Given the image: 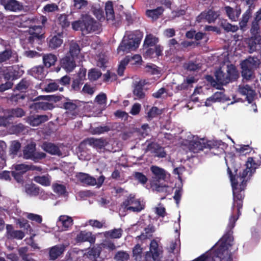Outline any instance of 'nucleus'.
Here are the masks:
<instances>
[{
	"label": "nucleus",
	"instance_id": "1",
	"mask_svg": "<svg viewBox=\"0 0 261 261\" xmlns=\"http://www.w3.org/2000/svg\"><path fill=\"white\" fill-rule=\"evenodd\" d=\"M245 166L246 168L244 169L235 170V175L233 174L229 168L227 169L233 193V204L231 209L233 210L234 207H237V216H236L233 214L230 216L227 227V231L220 240V246L217 248L216 252L231 254L229 251V248L232 245L233 241L232 230L241 215V209L243 207L245 197L244 191L247 186V182L250 180V177L255 172L258 165L253 158L250 157L248 158Z\"/></svg>",
	"mask_w": 261,
	"mask_h": 261
},
{
	"label": "nucleus",
	"instance_id": "2",
	"mask_svg": "<svg viewBox=\"0 0 261 261\" xmlns=\"http://www.w3.org/2000/svg\"><path fill=\"white\" fill-rule=\"evenodd\" d=\"M71 24L74 30H80L85 34L98 31L99 29L98 22L88 14L82 15L80 19L72 22Z\"/></svg>",
	"mask_w": 261,
	"mask_h": 261
},
{
	"label": "nucleus",
	"instance_id": "3",
	"mask_svg": "<svg viewBox=\"0 0 261 261\" xmlns=\"http://www.w3.org/2000/svg\"><path fill=\"white\" fill-rule=\"evenodd\" d=\"M38 20L36 18H28L25 21L29 28L27 31L30 35L27 38L28 42L32 46L35 43L39 44L42 38L44 37L43 34H41L42 26L37 25Z\"/></svg>",
	"mask_w": 261,
	"mask_h": 261
},
{
	"label": "nucleus",
	"instance_id": "4",
	"mask_svg": "<svg viewBox=\"0 0 261 261\" xmlns=\"http://www.w3.org/2000/svg\"><path fill=\"white\" fill-rule=\"evenodd\" d=\"M256 58L249 57L241 63V74L244 79L249 81L255 78L254 70L257 67Z\"/></svg>",
	"mask_w": 261,
	"mask_h": 261
},
{
	"label": "nucleus",
	"instance_id": "5",
	"mask_svg": "<svg viewBox=\"0 0 261 261\" xmlns=\"http://www.w3.org/2000/svg\"><path fill=\"white\" fill-rule=\"evenodd\" d=\"M140 41L141 39L139 37L132 33L126 37H124L117 48V51L119 54L121 52L124 54L134 50L139 47Z\"/></svg>",
	"mask_w": 261,
	"mask_h": 261
},
{
	"label": "nucleus",
	"instance_id": "6",
	"mask_svg": "<svg viewBox=\"0 0 261 261\" xmlns=\"http://www.w3.org/2000/svg\"><path fill=\"white\" fill-rule=\"evenodd\" d=\"M22 152L24 159L31 160L35 163L39 162L40 160L46 156L44 152L36 151V145L34 143L27 144L24 147Z\"/></svg>",
	"mask_w": 261,
	"mask_h": 261
},
{
	"label": "nucleus",
	"instance_id": "7",
	"mask_svg": "<svg viewBox=\"0 0 261 261\" xmlns=\"http://www.w3.org/2000/svg\"><path fill=\"white\" fill-rule=\"evenodd\" d=\"M121 207L127 211L139 213L145 208L144 205L141 203L139 199L136 198L135 195L130 194L123 201Z\"/></svg>",
	"mask_w": 261,
	"mask_h": 261
},
{
	"label": "nucleus",
	"instance_id": "8",
	"mask_svg": "<svg viewBox=\"0 0 261 261\" xmlns=\"http://www.w3.org/2000/svg\"><path fill=\"white\" fill-rule=\"evenodd\" d=\"M213 143L212 141H208L206 142H204L203 139L200 140H192L189 143V150L194 152L197 153L200 150H203L204 148H208L211 149L212 148Z\"/></svg>",
	"mask_w": 261,
	"mask_h": 261
},
{
	"label": "nucleus",
	"instance_id": "9",
	"mask_svg": "<svg viewBox=\"0 0 261 261\" xmlns=\"http://www.w3.org/2000/svg\"><path fill=\"white\" fill-rule=\"evenodd\" d=\"M18 62L17 53L10 48H6L0 52V63L13 64Z\"/></svg>",
	"mask_w": 261,
	"mask_h": 261
},
{
	"label": "nucleus",
	"instance_id": "10",
	"mask_svg": "<svg viewBox=\"0 0 261 261\" xmlns=\"http://www.w3.org/2000/svg\"><path fill=\"white\" fill-rule=\"evenodd\" d=\"M0 4L6 10L11 12H18L23 8L22 4L17 0H0Z\"/></svg>",
	"mask_w": 261,
	"mask_h": 261
},
{
	"label": "nucleus",
	"instance_id": "11",
	"mask_svg": "<svg viewBox=\"0 0 261 261\" xmlns=\"http://www.w3.org/2000/svg\"><path fill=\"white\" fill-rule=\"evenodd\" d=\"M4 77L8 81H13L20 77L22 75L21 71L18 66H12L7 67L3 72Z\"/></svg>",
	"mask_w": 261,
	"mask_h": 261
},
{
	"label": "nucleus",
	"instance_id": "12",
	"mask_svg": "<svg viewBox=\"0 0 261 261\" xmlns=\"http://www.w3.org/2000/svg\"><path fill=\"white\" fill-rule=\"evenodd\" d=\"M228 100L229 99L226 97L223 91L216 92L206 99L205 102V106L210 107L213 103L225 102Z\"/></svg>",
	"mask_w": 261,
	"mask_h": 261
},
{
	"label": "nucleus",
	"instance_id": "13",
	"mask_svg": "<svg viewBox=\"0 0 261 261\" xmlns=\"http://www.w3.org/2000/svg\"><path fill=\"white\" fill-rule=\"evenodd\" d=\"M42 148L44 151L51 155L58 156L62 155V152L58 144L45 142L42 144Z\"/></svg>",
	"mask_w": 261,
	"mask_h": 261
},
{
	"label": "nucleus",
	"instance_id": "14",
	"mask_svg": "<svg viewBox=\"0 0 261 261\" xmlns=\"http://www.w3.org/2000/svg\"><path fill=\"white\" fill-rule=\"evenodd\" d=\"M75 240L77 243L88 242L90 244H94L96 240V237L95 235L92 234V232L84 230L81 231L76 235Z\"/></svg>",
	"mask_w": 261,
	"mask_h": 261
},
{
	"label": "nucleus",
	"instance_id": "15",
	"mask_svg": "<svg viewBox=\"0 0 261 261\" xmlns=\"http://www.w3.org/2000/svg\"><path fill=\"white\" fill-rule=\"evenodd\" d=\"M146 151H150L154 153L155 156L159 158H165L166 156V152L164 148L159 144L154 142H150L146 146Z\"/></svg>",
	"mask_w": 261,
	"mask_h": 261
},
{
	"label": "nucleus",
	"instance_id": "16",
	"mask_svg": "<svg viewBox=\"0 0 261 261\" xmlns=\"http://www.w3.org/2000/svg\"><path fill=\"white\" fill-rule=\"evenodd\" d=\"M75 58L68 55V54L60 61L61 67L66 71H72L76 66Z\"/></svg>",
	"mask_w": 261,
	"mask_h": 261
},
{
	"label": "nucleus",
	"instance_id": "17",
	"mask_svg": "<svg viewBox=\"0 0 261 261\" xmlns=\"http://www.w3.org/2000/svg\"><path fill=\"white\" fill-rule=\"evenodd\" d=\"M150 171L153 175L151 183L164 180L166 178V175L163 169L156 166H152L150 168Z\"/></svg>",
	"mask_w": 261,
	"mask_h": 261
},
{
	"label": "nucleus",
	"instance_id": "18",
	"mask_svg": "<svg viewBox=\"0 0 261 261\" xmlns=\"http://www.w3.org/2000/svg\"><path fill=\"white\" fill-rule=\"evenodd\" d=\"M145 50L143 53V56L145 58H153L162 55L163 47L160 45H155L154 48L148 47L144 48Z\"/></svg>",
	"mask_w": 261,
	"mask_h": 261
},
{
	"label": "nucleus",
	"instance_id": "19",
	"mask_svg": "<svg viewBox=\"0 0 261 261\" xmlns=\"http://www.w3.org/2000/svg\"><path fill=\"white\" fill-rule=\"evenodd\" d=\"M84 141L90 146H92L94 148L99 149L104 148L108 144L107 139L103 138L99 139L89 138L85 140Z\"/></svg>",
	"mask_w": 261,
	"mask_h": 261
},
{
	"label": "nucleus",
	"instance_id": "20",
	"mask_svg": "<svg viewBox=\"0 0 261 261\" xmlns=\"http://www.w3.org/2000/svg\"><path fill=\"white\" fill-rule=\"evenodd\" d=\"M65 250V246L63 244L55 245L49 249V259L54 260L60 257Z\"/></svg>",
	"mask_w": 261,
	"mask_h": 261
},
{
	"label": "nucleus",
	"instance_id": "21",
	"mask_svg": "<svg viewBox=\"0 0 261 261\" xmlns=\"http://www.w3.org/2000/svg\"><path fill=\"white\" fill-rule=\"evenodd\" d=\"M239 91L242 95L246 96V99L248 103H250L252 102L255 95V91L249 85L240 86Z\"/></svg>",
	"mask_w": 261,
	"mask_h": 261
},
{
	"label": "nucleus",
	"instance_id": "22",
	"mask_svg": "<svg viewBox=\"0 0 261 261\" xmlns=\"http://www.w3.org/2000/svg\"><path fill=\"white\" fill-rule=\"evenodd\" d=\"M149 252L151 254L152 258L154 261L160 260V255L162 251L159 248L157 242L154 240H152L150 242Z\"/></svg>",
	"mask_w": 261,
	"mask_h": 261
},
{
	"label": "nucleus",
	"instance_id": "23",
	"mask_svg": "<svg viewBox=\"0 0 261 261\" xmlns=\"http://www.w3.org/2000/svg\"><path fill=\"white\" fill-rule=\"evenodd\" d=\"M30 74L39 80H42L46 75L44 67L42 65L32 67L30 70Z\"/></svg>",
	"mask_w": 261,
	"mask_h": 261
},
{
	"label": "nucleus",
	"instance_id": "24",
	"mask_svg": "<svg viewBox=\"0 0 261 261\" xmlns=\"http://www.w3.org/2000/svg\"><path fill=\"white\" fill-rule=\"evenodd\" d=\"M48 46L52 49H56L62 45L63 39L60 35L50 36L47 38Z\"/></svg>",
	"mask_w": 261,
	"mask_h": 261
},
{
	"label": "nucleus",
	"instance_id": "25",
	"mask_svg": "<svg viewBox=\"0 0 261 261\" xmlns=\"http://www.w3.org/2000/svg\"><path fill=\"white\" fill-rule=\"evenodd\" d=\"M144 85L141 81L135 84L133 89V94L136 96L135 99H141L145 97V94L143 91Z\"/></svg>",
	"mask_w": 261,
	"mask_h": 261
},
{
	"label": "nucleus",
	"instance_id": "26",
	"mask_svg": "<svg viewBox=\"0 0 261 261\" xmlns=\"http://www.w3.org/2000/svg\"><path fill=\"white\" fill-rule=\"evenodd\" d=\"M225 10L229 18L232 21H234L238 19L241 13V9L240 7L236 8V9L234 10L230 6H226L225 7Z\"/></svg>",
	"mask_w": 261,
	"mask_h": 261
},
{
	"label": "nucleus",
	"instance_id": "27",
	"mask_svg": "<svg viewBox=\"0 0 261 261\" xmlns=\"http://www.w3.org/2000/svg\"><path fill=\"white\" fill-rule=\"evenodd\" d=\"M31 108L36 111L39 110L46 111L53 110L55 106L53 103L48 102H36L32 104Z\"/></svg>",
	"mask_w": 261,
	"mask_h": 261
},
{
	"label": "nucleus",
	"instance_id": "28",
	"mask_svg": "<svg viewBox=\"0 0 261 261\" xmlns=\"http://www.w3.org/2000/svg\"><path fill=\"white\" fill-rule=\"evenodd\" d=\"M77 177L83 184L88 186H95L96 185V179L88 174L80 173Z\"/></svg>",
	"mask_w": 261,
	"mask_h": 261
},
{
	"label": "nucleus",
	"instance_id": "29",
	"mask_svg": "<svg viewBox=\"0 0 261 261\" xmlns=\"http://www.w3.org/2000/svg\"><path fill=\"white\" fill-rule=\"evenodd\" d=\"M24 189L25 193L30 196H37L40 192V188L35 184L31 182L25 185Z\"/></svg>",
	"mask_w": 261,
	"mask_h": 261
},
{
	"label": "nucleus",
	"instance_id": "30",
	"mask_svg": "<svg viewBox=\"0 0 261 261\" xmlns=\"http://www.w3.org/2000/svg\"><path fill=\"white\" fill-rule=\"evenodd\" d=\"M48 119V116L46 115H37L30 117L29 118L30 124L34 126H38L41 123L46 122Z\"/></svg>",
	"mask_w": 261,
	"mask_h": 261
},
{
	"label": "nucleus",
	"instance_id": "31",
	"mask_svg": "<svg viewBox=\"0 0 261 261\" xmlns=\"http://www.w3.org/2000/svg\"><path fill=\"white\" fill-rule=\"evenodd\" d=\"M81 48L79 44L75 41L72 40L69 43L68 55L74 58H78L81 53Z\"/></svg>",
	"mask_w": 261,
	"mask_h": 261
},
{
	"label": "nucleus",
	"instance_id": "32",
	"mask_svg": "<svg viewBox=\"0 0 261 261\" xmlns=\"http://www.w3.org/2000/svg\"><path fill=\"white\" fill-rule=\"evenodd\" d=\"M226 76L229 80V83L237 80L239 77V73L235 66L232 64L227 66Z\"/></svg>",
	"mask_w": 261,
	"mask_h": 261
},
{
	"label": "nucleus",
	"instance_id": "33",
	"mask_svg": "<svg viewBox=\"0 0 261 261\" xmlns=\"http://www.w3.org/2000/svg\"><path fill=\"white\" fill-rule=\"evenodd\" d=\"M21 146V143L18 141L15 140L11 142L9 149V154L11 158L14 159L17 156Z\"/></svg>",
	"mask_w": 261,
	"mask_h": 261
},
{
	"label": "nucleus",
	"instance_id": "34",
	"mask_svg": "<svg viewBox=\"0 0 261 261\" xmlns=\"http://www.w3.org/2000/svg\"><path fill=\"white\" fill-rule=\"evenodd\" d=\"M261 41L260 35H251V37L248 39L247 43L250 50H256V45L260 44Z\"/></svg>",
	"mask_w": 261,
	"mask_h": 261
},
{
	"label": "nucleus",
	"instance_id": "35",
	"mask_svg": "<svg viewBox=\"0 0 261 261\" xmlns=\"http://www.w3.org/2000/svg\"><path fill=\"white\" fill-rule=\"evenodd\" d=\"M27 95L25 93H19L17 94H13L9 97V100L12 105H19L23 103V100L25 99Z\"/></svg>",
	"mask_w": 261,
	"mask_h": 261
},
{
	"label": "nucleus",
	"instance_id": "36",
	"mask_svg": "<svg viewBox=\"0 0 261 261\" xmlns=\"http://www.w3.org/2000/svg\"><path fill=\"white\" fill-rule=\"evenodd\" d=\"M158 42V38L152 34H147L144 41L143 47L148 48V47L155 46Z\"/></svg>",
	"mask_w": 261,
	"mask_h": 261
},
{
	"label": "nucleus",
	"instance_id": "37",
	"mask_svg": "<svg viewBox=\"0 0 261 261\" xmlns=\"http://www.w3.org/2000/svg\"><path fill=\"white\" fill-rule=\"evenodd\" d=\"M164 11V9L162 7H158L154 9L147 10L146 15L153 20H156L163 13Z\"/></svg>",
	"mask_w": 261,
	"mask_h": 261
},
{
	"label": "nucleus",
	"instance_id": "38",
	"mask_svg": "<svg viewBox=\"0 0 261 261\" xmlns=\"http://www.w3.org/2000/svg\"><path fill=\"white\" fill-rule=\"evenodd\" d=\"M57 61V56L53 54H47L43 56L44 65L47 68L54 65Z\"/></svg>",
	"mask_w": 261,
	"mask_h": 261
},
{
	"label": "nucleus",
	"instance_id": "39",
	"mask_svg": "<svg viewBox=\"0 0 261 261\" xmlns=\"http://www.w3.org/2000/svg\"><path fill=\"white\" fill-rule=\"evenodd\" d=\"M59 222L64 230H67L73 225V220L71 217L67 216H61L59 218Z\"/></svg>",
	"mask_w": 261,
	"mask_h": 261
},
{
	"label": "nucleus",
	"instance_id": "40",
	"mask_svg": "<svg viewBox=\"0 0 261 261\" xmlns=\"http://www.w3.org/2000/svg\"><path fill=\"white\" fill-rule=\"evenodd\" d=\"M252 11H250V9H248L243 14L242 19L239 22L240 27L242 30L245 31L249 19L252 15Z\"/></svg>",
	"mask_w": 261,
	"mask_h": 261
},
{
	"label": "nucleus",
	"instance_id": "41",
	"mask_svg": "<svg viewBox=\"0 0 261 261\" xmlns=\"http://www.w3.org/2000/svg\"><path fill=\"white\" fill-rule=\"evenodd\" d=\"M123 230L121 228L114 229L105 232L104 235L106 238L111 239H119L122 235Z\"/></svg>",
	"mask_w": 261,
	"mask_h": 261
},
{
	"label": "nucleus",
	"instance_id": "42",
	"mask_svg": "<svg viewBox=\"0 0 261 261\" xmlns=\"http://www.w3.org/2000/svg\"><path fill=\"white\" fill-rule=\"evenodd\" d=\"M215 75L217 82L221 85L229 83V80L227 78L226 74L221 69H219L216 71Z\"/></svg>",
	"mask_w": 261,
	"mask_h": 261
},
{
	"label": "nucleus",
	"instance_id": "43",
	"mask_svg": "<svg viewBox=\"0 0 261 261\" xmlns=\"http://www.w3.org/2000/svg\"><path fill=\"white\" fill-rule=\"evenodd\" d=\"M101 252V248L99 247H93L89 250L87 256L91 261H98L97 258L99 257Z\"/></svg>",
	"mask_w": 261,
	"mask_h": 261
},
{
	"label": "nucleus",
	"instance_id": "44",
	"mask_svg": "<svg viewBox=\"0 0 261 261\" xmlns=\"http://www.w3.org/2000/svg\"><path fill=\"white\" fill-rule=\"evenodd\" d=\"M105 11L107 20H113L115 19V14L112 2H108L106 4Z\"/></svg>",
	"mask_w": 261,
	"mask_h": 261
},
{
	"label": "nucleus",
	"instance_id": "45",
	"mask_svg": "<svg viewBox=\"0 0 261 261\" xmlns=\"http://www.w3.org/2000/svg\"><path fill=\"white\" fill-rule=\"evenodd\" d=\"M204 15L205 20L209 23H211L215 21L219 17V14L217 12L210 9L207 12H204Z\"/></svg>",
	"mask_w": 261,
	"mask_h": 261
},
{
	"label": "nucleus",
	"instance_id": "46",
	"mask_svg": "<svg viewBox=\"0 0 261 261\" xmlns=\"http://www.w3.org/2000/svg\"><path fill=\"white\" fill-rule=\"evenodd\" d=\"M57 90H59L60 91H63L64 88L63 87H60L59 86L57 80L54 82L49 83L44 88V91L47 92H53Z\"/></svg>",
	"mask_w": 261,
	"mask_h": 261
},
{
	"label": "nucleus",
	"instance_id": "47",
	"mask_svg": "<svg viewBox=\"0 0 261 261\" xmlns=\"http://www.w3.org/2000/svg\"><path fill=\"white\" fill-rule=\"evenodd\" d=\"M130 61V58L128 56H126L125 58L121 61L117 69V73L119 76H122L126 65Z\"/></svg>",
	"mask_w": 261,
	"mask_h": 261
},
{
	"label": "nucleus",
	"instance_id": "48",
	"mask_svg": "<svg viewBox=\"0 0 261 261\" xmlns=\"http://www.w3.org/2000/svg\"><path fill=\"white\" fill-rule=\"evenodd\" d=\"M261 22L253 19L251 22L250 32L251 35H260V26Z\"/></svg>",
	"mask_w": 261,
	"mask_h": 261
},
{
	"label": "nucleus",
	"instance_id": "49",
	"mask_svg": "<svg viewBox=\"0 0 261 261\" xmlns=\"http://www.w3.org/2000/svg\"><path fill=\"white\" fill-rule=\"evenodd\" d=\"M62 97L60 96L52 95H40L37 97L34 101H37L41 99H44L48 101H54L55 102L59 101L61 100Z\"/></svg>",
	"mask_w": 261,
	"mask_h": 261
},
{
	"label": "nucleus",
	"instance_id": "50",
	"mask_svg": "<svg viewBox=\"0 0 261 261\" xmlns=\"http://www.w3.org/2000/svg\"><path fill=\"white\" fill-rule=\"evenodd\" d=\"M114 258L116 261H127L129 258V255L126 251H119L115 254Z\"/></svg>",
	"mask_w": 261,
	"mask_h": 261
},
{
	"label": "nucleus",
	"instance_id": "51",
	"mask_svg": "<svg viewBox=\"0 0 261 261\" xmlns=\"http://www.w3.org/2000/svg\"><path fill=\"white\" fill-rule=\"evenodd\" d=\"M53 188L54 192L58 195H64L67 193L66 187L62 184H54Z\"/></svg>",
	"mask_w": 261,
	"mask_h": 261
},
{
	"label": "nucleus",
	"instance_id": "52",
	"mask_svg": "<svg viewBox=\"0 0 261 261\" xmlns=\"http://www.w3.org/2000/svg\"><path fill=\"white\" fill-rule=\"evenodd\" d=\"M101 71L97 69H91L88 72V78L91 81L98 80L101 76Z\"/></svg>",
	"mask_w": 261,
	"mask_h": 261
},
{
	"label": "nucleus",
	"instance_id": "53",
	"mask_svg": "<svg viewBox=\"0 0 261 261\" xmlns=\"http://www.w3.org/2000/svg\"><path fill=\"white\" fill-rule=\"evenodd\" d=\"M30 86V82L27 79H22L16 86L15 89L18 91L23 92L25 91Z\"/></svg>",
	"mask_w": 261,
	"mask_h": 261
},
{
	"label": "nucleus",
	"instance_id": "54",
	"mask_svg": "<svg viewBox=\"0 0 261 261\" xmlns=\"http://www.w3.org/2000/svg\"><path fill=\"white\" fill-rule=\"evenodd\" d=\"M133 177L135 180H137L138 182L143 185H145L148 180L147 177L140 172H135L133 173Z\"/></svg>",
	"mask_w": 261,
	"mask_h": 261
},
{
	"label": "nucleus",
	"instance_id": "55",
	"mask_svg": "<svg viewBox=\"0 0 261 261\" xmlns=\"http://www.w3.org/2000/svg\"><path fill=\"white\" fill-rule=\"evenodd\" d=\"M69 15L65 14H62L58 18L60 24L62 28H66L69 27L70 22L68 19Z\"/></svg>",
	"mask_w": 261,
	"mask_h": 261
},
{
	"label": "nucleus",
	"instance_id": "56",
	"mask_svg": "<svg viewBox=\"0 0 261 261\" xmlns=\"http://www.w3.org/2000/svg\"><path fill=\"white\" fill-rule=\"evenodd\" d=\"M63 108L67 110L68 113H72L77 109V106L72 101L68 100L63 103Z\"/></svg>",
	"mask_w": 261,
	"mask_h": 261
},
{
	"label": "nucleus",
	"instance_id": "57",
	"mask_svg": "<svg viewBox=\"0 0 261 261\" xmlns=\"http://www.w3.org/2000/svg\"><path fill=\"white\" fill-rule=\"evenodd\" d=\"M28 252V248L27 247H21L18 249V253L22 260L25 261L31 257L30 254Z\"/></svg>",
	"mask_w": 261,
	"mask_h": 261
},
{
	"label": "nucleus",
	"instance_id": "58",
	"mask_svg": "<svg viewBox=\"0 0 261 261\" xmlns=\"http://www.w3.org/2000/svg\"><path fill=\"white\" fill-rule=\"evenodd\" d=\"M221 27L227 32H235L239 29V27L237 25H232L231 24L226 22V21L221 22Z\"/></svg>",
	"mask_w": 261,
	"mask_h": 261
},
{
	"label": "nucleus",
	"instance_id": "59",
	"mask_svg": "<svg viewBox=\"0 0 261 261\" xmlns=\"http://www.w3.org/2000/svg\"><path fill=\"white\" fill-rule=\"evenodd\" d=\"M25 114L24 110L19 108L12 109L9 112V115L11 117H22L24 116Z\"/></svg>",
	"mask_w": 261,
	"mask_h": 261
},
{
	"label": "nucleus",
	"instance_id": "60",
	"mask_svg": "<svg viewBox=\"0 0 261 261\" xmlns=\"http://www.w3.org/2000/svg\"><path fill=\"white\" fill-rule=\"evenodd\" d=\"M133 256L135 257V259L137 261H140L142 257V248L139 244L135 246L133 250Z\"/></svg>",
	"mask_w": 261,
	"mask_h": 261
},
{
	"label": "nucleus",
	"instance_id": "61",
	"mask_svg": "<svg viewBox=\"0 0 261 261\" xmlns=\"http://www.w3.org/2000/svg\"><path fill=\"white\" fill-rule=\"evenodd\" d=\"M162 110L156 107H152L147 113V117L149 119L156 117L162 114Z\"/></svg>",
	"mask_w": 261,
	"mask_h": 261
},
{
	"label": "nucleus",
	"instance_id": "62",
	"mask_svg": "<svg viewBox=\"0 0 261 261\" xmlns=\"http://www.w3.org/2000/svg\"><path fill=\"white\" fill-rule=\"evenodd\" d=\"M160 181L151 183V186L159 192H166L168 186L166 184H160Z\"/></svg>",
	"mask_w": 261,
	"mask_h": 261
},
{
	"label": "nucleus",
	"instance_id": "63",
	"mask_svg": "<svg viewBox=\"0 0 261 261\" xmlns=\"http://www.w3.org/2000/svg\"><path fill=\"white\" fill-rule=\"evenodd\" d=\"M34 180L44 186H48L50 185V181L49 179L45 176H37L34 177Z\"/></svg>",
	"mask_w": 261,
	"mask_h": 261
},
{
	"label": "nucleus",
	"instance_id": "64",
	"mask_svg": "<svg viewBox=\"0 0 261 261\" xmlns=\"http://www.w3.org/2000/svg\"><path fill=\"white\" fill-rule=\"evenodd\" d=\"M184 67L187 70L191 71H195L200 67L198 64H196L192 61H190L187 63H185Z\"/></svg>",
	"mask_w": 261,
	"mask_h": 261
}]
</instances>
